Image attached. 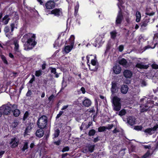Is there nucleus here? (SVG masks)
Listing matches in <instances>:
<instances>
[{
  "mask_svg": "<svg viewBox=\"0 0 158 158\" xmlns=\"http://www.w3.org/2000/svg\"><path fill=\"white\" fill-rule=\"evenodd\" d=\"M35 39V34L29 33L25 35L22 39V42L25 43L24 49L26 50H30L33 48L36 44Z\"/></svg>",
  "mask_w": 158,
  "mask_h": 158,
  "instance_id": "nucleus-1",
  "label": "nucleus"
},
{
  "mask_svg": "<svg viewBox=\"0 0 158 158\" xmlns=\"http://www.w3.org/2000/svg\"><path fill=\"white\" fill-rule=\"evenodd\" d=\"M75 36L73 35H71L68 40L67 41L63 51L66 53L70 52L73 48L74 45Z\"/></svg>",
  "mask_w": 158,
  "mask_h": 158,
  "instance_id": "nucleus-2",
  "label": "nucleus"
},
{
  "mask_svg": "<svg viewBox=\"0 0 158 158\" xmlns=\"http://www.w3.org/2000/svg\"><path fill=\"white\" fill-rule=\"evenodd\" d=\"M112 100L113 104L114 110L116 111H119L121 108V99L115 96L112 98Z\"/></svg>",
  "mask_w": 158,
  "mask_h": 158,
  "instance_id": "nucleus-3",
  "label": "nucleus"
},
{
  "mask_svg": "<svg viewBox=\"0 0 158 158\" xmlns=\"http://www.w3.org/2000/svg\"><path fill=\"white\" fill-rule=\"evenodd\" d=\"M12 106L13 104L10 103L3 105L0 107V110H1L2 112L4 114H9L11 111Z\"/></svg>",
  "mask_w": 158,
  "mask_h": 158,
  "instance_id": "nucleus-4",
  "label": "nucleus"
},
{
  "mask_svg": "<svg viewBox=\"0 0 158 158\" xmlns=\"http://www.w3.org/2000/svg\"><path fill=\"white\" fill-rule=\"evenodd\" d=\"M47 122V118L45 115L41 116L38 119L37 124L39 128H44L45 127Z\"/></svg>",
  "mask_w": 158,
  "mask_h": 158,
  "instance_id": "nucleus-5",
  "label": "nucleus"
},
{
  "mask_svg": "<svg viewBox=\"0 0 158 158\" xmlns=\"http://www.w3.org/2000/svg\"><path fill=\"white\" fill-rule=\"evenodd\" d=\"M153 101L149 100L147 101L146 104L145 105H142L140 106L141 112H143L145 111H147L149 108L153 107Z\"/></svg>",
  "mask_w": 158,
  "mask_h": 158,
  "instance_id": "nucleus-6",
  "label": "nucleus"
},
{
  "mask_svg": "<svg viewBox=\"0 0 158 158\" xmlns=\"http://www.w3.org/2000/svg\"><path fill=\"white\" fill-rule=\"evenodd\" d=\"M65 34H66V33L65 32H62L61 33L59 37L58 38H59L60 39H61L62 43H59L58 40L56 41L55 42V44H54V47H60L64 44V42L65 41L66 37V35H65Z\"/></svg>",
  "mask_w": 158,
  "mask_h": 158,
  "instance_id": "nucleus-7",
  "label": "nucleus"
},
{
  "mask_svg": "<svg viewBox=\"0 0 158 158\" xmlns=\"http://www.w3.org/2000/svg\"><path fill=\"white\" fill-rule=\"evenodd\" d=\"M87 60V64H88L89 63V59H91V65L93 66L94 65H98V63L96 60V55H88L86 57Z\"/></svg>",
  "mask_w": 158,
  "mask_h": 158,
  "instance_id": "nucleus-8",
  "label": "nucleus"
},
{
  "mask_svg": "<svg viewBox=\"0 0 158 158\" xmlns=\"http://www.w3.org/2000/svg\"><path fill=\"white\" fill-rule=\"evenodd\" d=\"M19 19L18 15L15 14V16L13 19V22L10 24L11 31L13 32L15 28H17Z\"/></svg>",
  "mask_w": 158,
  "mask_h": 158,
  "instance_id": "nucleus-9",
  "label": "nucleus"
},
{
  "mask_svg": "<svg viewBox=\"0 0 158 158\" xmlns=\"http://www.w3.org/2000/svg\"><path fill=\"white\" fill-rule=\"evenodd\" d=\"M158 128V125H156L152 128H149L146 129L144 131L147 135H151L154 133L155 131Z\"/></svg>",
  "mask_w": 158,
  "mask_h": 158,
  "instance_id": "nucleus-10",
  "label": "nucleus"
},
{
  "mask_svg": "<svg viewBox=\"0 0 158 158\" xmlns=\"http://www.w3.org/2000/svg\"><path fill=\"white\" fill-rule=\"evenodd\" d=\"M11 111L13 113V115L16 117H18L20 114L19 110L17 109L18 106L15 104H13Z\"/></svg>",
  "mask_w": 158,
  "mask_h": 158,
  "instance_id": "nucleus-11",
  "label": "nucleus"
},
{
  "mask_svg": "<svg viewBox=\"0 0 158 158\" xmlns=\"http://www.w3.org/2000/svg\"><path fill=\"white\" fill-rule=\"evenodd\" d=\"M19 142V140L18 138L14 137L11 139L9 143L11 148H14L18 145Z\"/></svg>",
  "mask_w": 158,
  "mask_h": 158,
  "instance_id": "nucleus-12",
  "label": "nucleus"
},
{
  "mask_svg": "<svg viewBox=\"0 0 158 158\" xmlns=\"http://www.w3.org/2000/svg\"><path fill=\"white\" fill-rule=\"evenodd\" d=\"M57 0H54V1H49L47 2L45 4V6L47 9H52L55 6L54 2H56Z\"/></svg>",
  "mask_w": 158,
  "mask_h": 158,
  "instance_id": "nucleus-13",
  "label": "nucleus"
},
{
  "mask_svg": "<svg viewBox=\"0 0 158 158\" xmlns=\"http://www.w3.org/2000/svg\"><path fill=\"white\" fill-rule=\"evenodd\" d=\"M117 83L115 81H113L111 82V91L112 94H114L117 93L118 91Z\"/></svg>",
  "mask_w": 158,
  "mask_h": 158,
  "instance_id": "nucleus-14",
  "label": "nucleus"
},
{
  "mask_svg": "<svg viewBox=\"0 0 158 158\" xmlns=\"http://www.w3.org/2000/svg\"><path fill=\"white\" fill-rule=\"evenodd\" d=\"M50 14H53L55 16H59L62 14V10L60 8L54 9L51 11Z\"/></svg>",
  "mask_w": 158,
  "mask_h": 158,
  "instance_id": "nucleus-15",
  "label": "nucleus"
},
{
  "mask_svg": "<svg viewBox=\"0 0 158 158\" xmlns=\"http://www.w3.org/2000/svg\"><path fill=\"white\" fill-rule=\"evenodd\" d=\"M103 38L104 35H99L96 38L95 41L96 44L94 45L95 47L97 46V44H98L100 46L103 43L104 41L102 40Z\"/></svg>",
  "mask_w": 158,
  "mask_h": 158,
  "instance_id": "nucleus-16",
  "label": "nucleus"
},
{
  "mask_svg": "<svg viewBox=\"0 0 158 158\" xmlns=\"http://www.w3.org/2000/svg\"><path fill=\"white\" fill-rule=\"evenodd\" d=\"M123 16L122 13L120 10L118 12V15L116 20V24H119L121 23L122 19H123Z\"/></svg>",
  "mask_w": 158,
  "mask_h": 158,
  "instance_id": "nucleus-17",
  "label": "nucleus"
},
{
  "mask_svg": "<svg viewBox=\"0 0 158 158\" xmlns=\"http://www.w3.org/2000/svg\"><path fill=\"white\" fill-rule=\"evenodd\" d=\"M12 40L13 41L14 44L15 45V51L16 52H19L20 50L19 48V45L18 44V40L16 38H13Z\"/></svg>",
  "mask_w": 158,
  "mask_h": 158,
  "instance_id": "nucleus-18",
  "label": "nucleus"
},
{
  "mask_svg": "<svg viewBox=\"0 0 158 158\" xmlns=\"http://www.w3.org/2000/svg\"><path fill=\"white\" fill-rule=\"evenodd\" d=\"M123 75L127 78H130L132 76V73L131 71L128 70H126L123 72Z\"/></svg>",
  "mask_w": 158,
  "mask_h": 158,
  "instance_id": "nucleus-19",
  "label": "nucleus"
},
{
  "mask_svg": "<svg viewBox=\"0 0 158 158\" xmlns=\"http://www.w3.org/2000/svg\"><path fill=\"white\" fill-rule=\"evenodd\" d=\"M136 119L133 117H130L127 118V122L131 125H133L136 123Z\"/></svg>",
  "mask_w": 158,
  "mask_h": 158,
  "instance_id": "nucleus-20",
  "label": "nucleus"
},
{
  "mask_svg": "<svg viewBox=\"0 0 158 158\" xmlns=\"http://www.w3.org/2000/svg\"><path fill=\"white\" fill-rule=\"evenodd\" d=\"M113 70L115 74H118L121 72V69L119 65H116L113 68Z\"/></svg>",
  "mask_w": 158,
  "mask_h": 158,
  "instance_id": "nucleus-21",
  "label": "nucleus"
},
{
  "mask_svg": "<svg viewBox=\"0 0 158 158\" xmlns=\"http://www.w3.org/2000/svg\"><path fill=\"white\" fill-rule=\"evenodd\" d=\"M91 104V101L88 98L85 97L84 100L83 101V105L86 107H89Z\"/></svg>",
  "mask_w": 158,
  "mask_h": 158,
  "instance_id": "nucleus-22",
  "label": "nucleus"
},
{
  "mask_svg": "<svg viewBox=\"0 0 158 158\" xmlns=\"http://www.w3.org/2000/svg\"><path fill=\"white\" fill-rule=\"evenodd\" d=\"M42 129L43 128H41L38 130L36 132V135L38 137H41L44 135V131Z\"/></svg>",
  "mask_w": 158,
  "mask_h": 158,
  "instance_id": "nucleus-23",
  "label": "nucleus"
},
{
  "mask_svg": "<svg viewBox=\"0 0 158 158\" xmlns=\"http://www.w3.org/2000/svg\"><path fill=\"white\" fill-rule=\"evenodd\" d=\"M128 89V87L127 85H123L122 86L121 88V91L123 94H126Z\"/></svg>",
  "mask_w": 158,
  "mask_h": 158,
  "instance_id": "nucleus-24",
  "label": "nucleus"
},
{
  "mask_svg": "<svg viewBox=\"0 0 158 158\" xmlns=\"http://www.w3.org/2000/svg\"><path fill=\"white\" fill-rule=\"evenodd\" d=\"M9 16L8 15H5L3 18L2 22L5 25L7 24L10 20Z\"/></svg>",
  "mask_w": 158,
  "mask_h": 158,
  "instance_id": "nucleus-25",
  "label": "nucleus"
},
{
  "mask_svg": "<svg viewBox=\"0 0 158 158\" xmlns=\"http://www.w3.org/2000/svg\"><path fill=\"white\" fill-rule=\"evenodd\" d=\"M119 63L120 64L123 65V66L126 68L128 66L126 60L124 58H123L120 60L119 61Z\"/></svg>",
  "mask_w": 158,
  "mask_h": 158,
  "instance_id": "nucleus-26",
  "label": "nucleus"
},
{
  "mask_svg": "<svg viewBox=\"0 0 158 158\" xmlns=\"http://www.w3.org/2000/svg\"><path fill=\"white\" fill-rule=\"evenodd\" d=\"M136 66V67L140 69H147L148 67V65L143 64L142 63L137 64Z\"/></svg>",
  "mask_w": 158,
  "mask_h": 158,
  "instance_id": "nucleus-27",
  "label": "nucleus"
},
{
  "mask_svg": "<svg viewBox=\"0 0 158 158\" xmlns=\"http://www.w3.org/2000/svg\"><path fill=\"white\" fill-rule=\"evenodd\" d=\"M88 65L89 67V69L92 71H96L98 70V65H94L93 66L92 65H90L89 64H88Z\"/></svg>",
  "mask_w": 158,
  "mask_h": 158,
  "instance_id": "nucleus-28",
  "label": "nucleus"
},
{
  "mask_svg": "<svg viewBox=\"0 0 158 158\" xmlns=\"http://www.w3.org/2000/svg\"><path fill=\"white\" fill-rule=\"evenodd\" d=\"M33 125L32 124H30V125L28 126L26 128L25 131L24 132V135H28V133H29L32 128V126Z\"/></svg>",
  "mask_w": 158,
  "mask_h": 158,
  "instance_id": "nucleus-29",
  "label": "nucleus"
},
{
  "mask_svg": "<svg viewBox=\"0 0 158 158\" xmlns=\"http://www.w3.org/2000/svg\"><path fill=\"white\" fill-rule=\"evenodd\" d=\"M136 21L137 22H139L140 21L141 18V14L139 11H137L136 13Z\"/></svg>",
  "mask_w": 158,
  "mask_h": 158,
  "instance_id": "nucleus-30",
  "label": "nucleus"
},
{
  "mask_svg": "<svg viewBox=\"0 0 158 158\" xmlns=\"http://www.w3.org/2000/svg\"><path fill=\"white\" fill-rule=\"evenodd\" d=\"M9 28L8 27H5L4 29V31L5 32V35L8 38H10V35H9Z\"/></svg>",
  "mask_w": 158,
  "mask_h": 158,
  "instance_id": "nucleus-31",
  "label": "nucleus"
},
{
  "mask_svg": "<svg viewBox=\"0 0 158 158\" xmlns=\"http://www.w3.org/2000/svg\"><path fill=\"white\" fill-rule=\"evenodd\" d=\"M0 56L3 62L6 64H8V63L6 57L4 55H1Z\"/></svg>",
  "mask_w": 158,
  "mask_h": 158,
  "instance_id": "nucleus-32",
  "label": "nucleus"
},
{
  "mask_svg": "<svg viewBox=\"0 0 158 158\" xmlns=\"http://www.w3.org/2000/svg\"><path fill=\"white\" fill-rule=\"evenodd\" d=\"M88 146L89 152H93L94 150V145H89Z\"/></svg>",
  "mask_w": 158,
  "mask_h": 158,
  "instance_id": "nucleus-33",
  "label": "nucleus"
},
{
  "mask_svg": "<svg viewBox=\"0 0 158 158\" xmlns=\"http://www.w3.org/2000/svg\"><path fill=\"white\" fill-rule=\"evenodd\" d=\"M90 126L89 124H88V125L85 123H83L80 127V129L81 130H82L83 128L86 129L88 128Z\"/></svg>",
  "mask_w": 158,
  "mask_h": 158,
  "instance_id": "nucleus-34",
  "label": "nucleus"
},
{
  "mask_svg": "<svg viewBox=\"0 0 158 158\" xmlns=\"http://www.w3.org/2000/svg\"><path fill=\"white\" fill-rule=\"evenodd\" d=\"M126 112L125 110L123 109L122 110L119 112L118 115L120 116H122L125 115L126 114Z\"/></svg>",
  "mask_w": 158,
  "mask_h": 158,
  "instance_id": "nucleus-35",
  "label": "nucleus"
},
{
  "mask_svg": "<svg viewBox=\"0 0 158 158\" xmlns=\"http://www.w3.org/2000/svg\"><path fill=\"white\" fill-rule=\"evenodd\" d=\"M28 143L27 142H26L24 143V146L22 149L23 151H24L28 148Z\"/></svg>",
  "mask_w": 158,
  "mask_h": 158,
  "instance_id": "nucleus-36",
  "label": "nucleus"
},
{
  "mask_svg": "<svg viewBox=\"0 0 158 158\" xmlns=\"http://www.w3.org/2000/svg\"><path fill=\"white\" fill-rule=\"evenodd\" d=\"M42 74V71L41 70H39L35 72V75L36 76L39 77Z\"/></svg>",
  "mask_w": 158,
  "mask_h": 158,
  "instance_id": "nucleus-37",
  "label": "nucleus"
},
{
  "mask_svg": "<svg viewBox=\"0 0 158 158\" xmlns=\"http://www.w3.org/2000/svg\"><path fill=\"white\" fill-rule=\"evenodd\" d=\"M106 127H100L98 128V131L99 132H103L105 130Z\"/></svg>",
  "mask_w": 158,
  "mask_h": 158,
  "instance_id": "nucleus-38",
  "label": "nucleus"
},
{
  "mask_svg": "<svg viewBox=\"0 0 158 158\" xmlns=\"http://www.w3.org/2000/svg\"><path fill=\"white\" fill-rule=\"evenodd\" d=\"M60 131L58 129H57L55 131L54 133V136L55 138L57 137L60 134Z\"/></svg>",
  "mask_w": 158,
  "mask_h": 158,
  "instance_id": "nucleus-39",
  "label": "nucleus"
},
{
  "mask_svg": "<svg viewBox=\"0 0 158 158\" xmlns=\"http://www.w3.org/2000/svg\"><path fill=\"white\" fill-rule=\"evenodd\" d=\"M117 33L115 31H113L110 33L111 37L114 38L116 36Z\"/></svg>",
  "mask_w": 158,
  "mask_h": 158,
  "instance_id": "nucleus-40",
  "label": "nucleus"
},
{
  "mask_svg": "<svg viewBox=\"0 0 158 158\" xmlns=\"http://www.w3.org/2000/svg\"><path fill=\"white\" fill-rule=\"evenodd\" d=\"M18 124V123L16 121H14L12 123L11 126L13 128H15Z\"/></svg>",
  "mask_w": 158,
  "mask_h": 158,
  "instance_id": "nucleus-41",
  "label": "nucleus"
},
{
  "mask_svg": "<svg viewBox=\"0 0 158 158\" xmlns=\"http://www.w3.org/2000/svg\"><path fill=\"white\" fill-rule=\"evenodd\" d=\"M95 131L94 130L92 129L89 131V135L93 136L95 134Z\"/></svg>",
  "mask_w": 158,
  "mask_h": 158,
  "instance_id": "nucleus-42",
  "label": "nucleus"
},
{
  "mask_svg": "<svg viewBox=\"0 0 158 158\" xmlns=\"http://www.w3.org/2000/svg\"><path fill=\"white\" fill-rule=\"evenodd\" d=\"M142 128L143 127L141 126H137L134 127V129L138 131L141 130Z\"/></svg>",
  "mask_w": 158,
  "mask_h": 158,
  "instance_id": "nucleus-43",
  "label": "nucleus"
},
{
  "mask_svg": "<svg viewBox=\"0 0 158 158\" xmlns=\"http://www.w3.org/2000/svg\"><path fill=\"white\" fill-rule=\"evenodd\" d=\"M150 155V150L148 151V152L143 155V158H146Z\"/></svg>",
  "mask_w": 158,
  "mask_h": 158,
  "instance_id": "nucleus-44",
  "label": "nucleus"
},
{
  "mask_svg": "<svg viewBox=\"0 0 158 158\" xmlns=\"http://www.w3.org/2000/svg\"><path fill=\"white\" fill-rule=\"evenodd\" d=\"M79 7V3L78 2H77V4L75 7V12H77Z\"/></svg>",
  "mask_w": 158,
  "mask_h": 158,
  "instance_id": "nucleus-45",
  "label": "nucleus"
},
{
  "mask_svg": "<svg viewBox=\"0 0 158 158\" xmlns=\"http://www.w3.org/2000/svg\"><path fill=\"white\" fill-rule=\"evenodd\" d=\"M118 8L119 9L120 8V6H121L122 4L123 3V2L122 1V0H118Z\"/></svg>",
  "mask_w": 158,
  "mask_h": 158,
  "instance_id": "nucleus-46",
  "label": "nucleus"
},
{
  "mask_svg": "<svg viewBox=\"0 0 158 158\" xmlns=\"http://www.w3.org/2000/svg\"><path fill=\"white\" fill-rule=\"evenodd\" d=\"M146 14L148 15H149L150 16H152L154 15L155 14V13L153 12H149L148 11H147Z\"/></svg>",
  "mask_w": 158,
  "mask_h": 158,
  "instance_id": "nucleus-47",
  "label": "nucleus"
},
{
  "mask_svg": "<svg viewBox=\"0 0 158 158\" xmlns=\"http://www.w3.org/2000/svg\"><path fill=\"white\" fill-rule=\"evenodd\" d=\"M113 127V124H109L107 126H106V129H111Z\"/></svg>",
  "mask_w": 158,
  "mask_h": 158,
  "instance_id": "nucleus-48",
  "label": "nucleus"
},
{
  "mask_svg": "<svg viewBox=\"0 0 158 158\" xmlns=\"http://www.w3.org/2000/svg\"><path fill=\"white\" fill-rule=\"evenodd\" d=\"M69 148L68 147H66L64 148L62 150V152H65L68 151L69 150Z\"/></svg>",
  "mask_w": 158,
  "mask_h": 158,
  "instance_id": "nucleus-49",
  "label": "nucleus"
},
{
  "mask_svg": "<svg viewBox=\"0 0 158 158\" xmlns=\"http://www.w3.org/2000/svg\"><path fill=\"white\" fill-rule=\"evenodd\" d=\"M63 113L64 111H60L59 114L57 115L56 118H59Z\"/></svg>",
  "mask_w": 158,
  "mask_h": 158,
  "instance_id": "nucleus-50",
  "label": "nucleus"
},
{
  "mask_svg": "<svg viewBox=\"0 0 158 158\" xmlns=\"http://www.w3.org/2000/svg\"><path fill=\"white\" fill-rule=\"evenodd\" d=\"M83 152L84 153H87L88 152H89V150L88 149V146L87 147H85V148H84Z\"/></svg>",
  "mask_w": 158,
  "mask_h": 158,
  "instance_id": "nucleus-51",
  "label": "nucleus"
},
{
  "mask_svg": "<svg viewBox=\"0 0 158 158\" xmlns=\"http://www.w3.org/2000/svg\"><path fill=\"white\" fill-rule=\"evenodd\" d=\"M28 113L27 112H26L24 114L23 119L25 120L28 116Z\"/></svg>",
  "mask_w": 158,
  "mask_h": 158,
  "instance_id": "nucleus-52",
  "label": "nucleus"
},
{
  "mask_svg": "<svg viewBox=\"0 0 158 158\" xmlns=\"http://www.w3.org/2000/svg\"><path fill=\"white\" fill-rule=\"evenodd\" d=\"M152 67L154 69H158V65L155 64H153L152 65Z\"/></svg>",
  "mask_w": 158,
  "mask_h": 158,
  "instance_id": "nucleus-53",
  "label": "nucleus"
},
{
  "mask_svg": "<svg viewBox=\"0 0 158 158\" xmlns=\"http://www.w3.org/2000/svg\"><path fill=\"white\" fill-rule=\"evenodd\" d=\"M82 101V98H79L77 99V101H75V102H77L75 103L76 104H78L80 103Z\"/></svg>",
  "mask_w": 158,
  "mask_h": 158,
  "instance_id": "nucleus-54",
  "label": "nucleus"
},
{
  "mask_svg": "<svg viewBox=\"0 0 158 158\" xmlns=\"http://www.w3.org/2000/svg\"><path fill=\"white\" fill-rule=\"evenodd\" d=\"M69 107V105H64L61 108L62 110H64L67 109L68 107Z\"/></svg>",
  "mask_w": 158,
  "mask_h": 158,
  "instance_id": "nucleus-55",
  "label": "nucleus"
},
{
  "mask_svg": "<svg viewBox=\"0 0 158 158\" xmlns=\"http://www.w3.org/2000/svg\"><path fill=\"white\" fill-rule=\"evenodd\" d=\"M124 48V47L123 45H121L119 46L118 48L120 52H122Z\"/></svg>",
  "mask_w": 158,
  "mask_h": 158,
  "instance_id": "nucleus-56",
  "label": "nucleus"
},
{
  "mask_svg": "<svg viewBox=\"0 0 158 158\" xmlns=\"http://www.w3.org/2000/svg\"><path fill=\"white\" fill-rule=\"evenodd\" d=\"M31 94V90H29L27 92L26 95L27 96L29 97L30 96Z\"/></svg>",
  "mask_w": 158,
  "mask_h": 158,
  "instance_id": "nucleus-57",
  "label": "nucleus"
},
{
  "mask_svg": "<svg viewBox=\"0 0 158 158\" xmlns=\"http://www.w3.org/2000/svg\"><path fill=\"white\" fill-rule=\"evenodd\" d=\"M51 72L52 73H53L54 74H55L56 73V69L54 68H52L51 69Z\"/></svg>",
  "mask_w": 158,
  "mask_h": 158,
  "instance_id": "nucleus-58",
  "label": "nucleus"
},
{
  "mask_svg": "<svg viewBox=\"0 0 158 158\" xmlns=\"http://www.w3.org/2000/svg\"><path fill=\"white\" fill-rule=\"evenodd\" d=\"M60 140H58L56 141H55L54 142V143L57 145H59L60 144Z\"/></svg>",
  "mask_w": 158,
  "mask_h": 158,
  "instance_id": "nucleus-59",
  "label": "nucleus"
},
{
  "mask_svg": "<svg viewBox=\"0 0 158 158\" xmlns=\"http://www.w3.org/2000/svg\"><path fill=\"white\" fill-rule=\"evenodd\" d=\"M152 146L151 145H145L144 146V147L145 148H148V149H150L151 148Z\"/></svg>",
  "mask_w": 158,
  "mask_h": 158,
  "instance_id": "nucleus-60",
  "label": "nucleus"
},
{
  "mask_svg": "<svg viewBox=\"0 0 158 158\" xmlns=\"http://www.w3.org/2000/svg\"><path fill=\"white\" fill-rule=\"evenodd\" d=\"M81 90L82 91L83 94H85V89L84 87H81Z\"/></svg>",
  "mask_w": 158,
  "mask_h": 158,
  "instance_id": "nucleus-61",
  "label": "nucleus"
},
{
  "mask_svg": "<svg viewBox=\"0 0 158 158\" xmlns=\"http://www.w3.org/2000/svg\"><path fill=\"white\" fill-rule=\"evenodd\" d=\"M146 85V83L145 81H142L141 83V86H144Z\"/></svg>",
  "mask_w": 158,
  "mask_h": 158,
  "instance_id": "nucleus-62",
  "label": "nucleus"
},
{
  "mask_svg": "<svg viewBox=\"0 0 158 158\" xmlns=\"http://www.w3.org/2000/svg\"><path fill=\"white\" fill-rule=\"evenodd\" d=\"M5 151H2L0 152V158H1L2 155L4 153Z\"/></svg>",
  "mask_w": 158,
  "mask_h": 158,
  "instance_id": "nucleus-63",
  "label": "nucleus"
},
{
  "mask_svg": "<svg viewBox=\"0 0 158 158\" xmlns=\"http://www.w3.org/2000/svg\"><path fill=\"white\" fill-rule=\"evenodd\" d=\"M9 56L10 58H14V56L11 53H10L9 54Z\"/></svg>",
  "mask_w": 158,
  "mask_h": 158,
  "instance_id": "nucleus-64",
  "label": "nucleus"
}]
</instances>
